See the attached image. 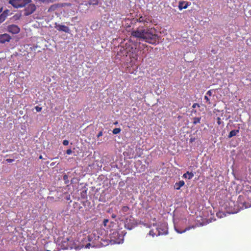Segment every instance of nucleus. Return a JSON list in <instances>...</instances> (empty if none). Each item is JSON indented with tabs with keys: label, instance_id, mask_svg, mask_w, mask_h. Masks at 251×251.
<instances>
[{
	"label": "nucleus",
	"instance_id": "f257e3e1",
	"mask_svg": "<svg viewBox=\"0 0 251 251\" xmlns=\"http://www.w3.org/2000/svg\"><path fill=\"white\" fill-rule=\"evenodd\" d=\"M154 31V29L152 28L146 29L143 27H138L131 32V35L139 40L153 44L158 38Z\"/></svg>",
	"mask_w": 251,
	"mask_h": 251
},
{
	"label": "nucleus",
	"instance_id": "f03ea898",
	"mask_svg": "<svg viewBox=\"0 0 251 251\" xmlns=\"http://www.w3.org/2000/svg\"><path fill=\"white\" fill-rule=\"evenodd\" d=\"M100 226V232L121 231L119 226V221H98Z\"/></svg>",
	"mask_w": 251,
	"mask_h": 251
},
{
	"label": "nucleus",
	"instance_id": "7ed1b4c3",
	"mask_svg": "<svg viewBox=\"0 0 251 251\" xmlns=\"http://www.w3.org/2000/svg\"><path fill=\"white\" fill-rule=\"evenodd\" d=\"M139 224L142 225L147 228H151L153 227L155 228V230L157 232V235H161L166 234V225L165 223L161 225V226L157 225L156 224L153 223L151 224L149 223V221H140Z\"/></svg>",
	"mask_w": 251,
	"mask_h": 251
},
{
	"label": "nucleus",
	"instance_id": "20e7f679",
	"mask_svg": "<svg viewBox=\"0 0 251 251\" xmlns=\"http://www.w3.org/2000/svg\"><path fill=\"white\" fill-rule=\"evenodd\" d=\"M126 234L125 230L114 231L109 234V239L114 243L120 244L123 242V238Z\"/></svg>",
	"mask_w": 251,
	"mask_h": 251
},
{
	"label": "nucleus",
	"instance_id": "39448f33",
	"mask_svg": "<svg viewBox=\"0 0 251 251\" xmlns=\"http://www.w3.org/2000/svg\"><path fill=\"white\" fill-rule=\"evenodd\" d=\"M73 240L69 236L60 237L57 239V244L61 247L63 250H68L71 249V245Z\"/></svg>",
	"mask_w": 251,
	"mask_h": 251
},
{
	"label": "nucleus",
	"instance_id": "423d86ee",
	"mask_svg": "<svg viewBox=\"0 0 251 251\" xmlns=\"http://www.w3.org/2000/svg\"><path fill=\"white\" fill-rule=\"evenodd\" d=\"M106 233L107 232L103 231H100V233H99L98 230L93 231L92 234L88 235L87 238H88V242L96 243L97 240H102V239L107 238V237L104 236Z\"/></svg>",
	"mask_w": 251,
	"mask_h": 251
},
{
	"label": "nucleus",
	"instance_id": "0eeeda50",
	"mask_svg": "<svg viewBox=\"0 0 251 251\" xmlns=\"http://www.w3.org/2000/svg\"><path fill=\"white\" fill-rule=\"evenodd\" d=\"M109 244H119L118 243H114L112 242L111 239H108L107 238H105L102 239V240H97V242H92L89 243L85 245L86 248H89L90 247H94L95 246H101L102 247H106L107 245Z\"/></svg>",
	"mask_w": 251,
	"mask_h": 251
},
{
	"label": "nucleus",
	"instance_id": "6e6552de",
	"mask_svg": "<svg viewBox=\"0 0 251 251\" xmlns=\"http://www.w3.org/2000/svg\"><path fill=\"white\" fill-rule=\"evenodd\" d=\"M32 2V0H9L8 3L15 8L25 7L28 3Z\"/></svg>",
	"mask_w": 251,
	"mask_h": 251
},
{
	"label": "nucleus",
	"instance_id": "1a4fd4ad",
	"mask_svg": "<svg viewBox=\"0 0 251 251\" xmlns=\"http://www.w3.org/2000/svg\"><path fill=\"white\" fill-rule=\"evenodd\" d=\"M136 221H119V226L121 230L124 227L128 230L134 228L138 224L135 222Z\"/></svg>",
	"mask_w": 251,
	"mask_h": 251
},
{
	"label": "nucleus",
	"instance_id": "9d476101",
	"mask_svg": "<svg viewBox=\"0 0 251 251\" xmlns=\"http://www.w3.org/2000/svg\"><path fill=\"white\" fill-rule=\"evenodd\" d=\"M37 7L33 3H28L24 9V15L25 16H29L33 13L36 10Z\"/></svg>",
	"mask_w": 251,
	"mask_h": 251
},
{
	"label": "nucleus",
	"instance_id": "9b49d317",
	"mask_svg": "<svg viewBox=\"0 0 251 251\" xmlns=\"http://www.w3.org/2000/svg\"><path fill=\"white\" fill-rule=\"evenodd\" d=\"M7 30L12 34H17L20 31V28L15 25H11L7 26Z\"/></svg>",
	"mask_w": 251,
	"mask_h": 251
},
{
	"label": "nucleus",
	"instance_id": "f8f14e48",
	"mask_svg": "<svg viewBox=\"0 0 251 251\" xmlns=\"http://www.w3.org/2000/svg\"><path fill=\"white\" fill-rule=\"evenodd\" d=\"M11 39V37L7 33L0 34V42L4 43L6 42H9Z\"/></svg>",
	"mask_w": 251,
	"mask_h": 251
},
{
	"label": "nucleus",
	"instance_id": "ddd939ff",
	"mask_svg": "<svg viewBox=\"0 0 251 251\" xmlns=\"http://www.w3.org/2000/svg\"><path fill=\"white\" fill-rule=\"evenodd\" d=\"M55 28L58 30L62 31L66 33H69L70 31L69 28L64 25H56Z\"/></svg>",
	"mask_w": 251,
	"mask_h": 251
},
{
	"label": "nucleus",
	"instance_id": "4468645a",
	"mask_svg": "<svg viewBox=\"0 0 251 251\" xmlns=\"http://www.w3.org/2000/svg\"><path fill=\"white\" fill-rule=\"evenodd\" d=\"M9 12V10H5L0 15V23H2L5 20Z\"/></svg>",
	"mask_w": 251,
	"mask_h": 251
},
{
	"label": "nucleus",
	"instance_id": "2eb2a0df",
	"mask_svg": "<svg viewBox=\"0 0 251 251\" xmlns=\"http://www.w3.org/2000/svg\"><path fill=\"white\" fill-rule=\"evenodd\" d=\"M189 5V2L186 1L181 0L179 1L178 7L180 10L186 9Z\"/></svg>",
	"mask_w": 251,
	"mask_h": 251
},
{
	"label": "nucleus",
	"instance_id": "dca6fc26",
	"mask_svg": "<svg viewBox=\"0 0 251 251\" xmlns=\"http://www.w3.org/2000/svg\"><path fill=\"white\" fill-rule=\"evenodd\" d=\"M185 183L183 180L179 181V182L176 183L175 185V188L176 190H179L184 185Z\"/></svg>",
	"mask_w": 251,
	"mask_h": 251
},
{
	"label": "nucleus",
	"instance_id": "f3484780",
	"mask_svg": "<svg viewBox=\"0 0 251 251\" xmlns=\"http://www.w3.org/2000/svg\"><path fill=\"white\" fill-rule=\"evenodd\" d=\"M194 176V174L189 172H187L186 173L183 175V177L188 178V179H191Z\"/></svg>",
	"mask_w": 251,
	"mask_h": 251
},
{
	"label": "nucleus",
	"instance_id": "a211bd4d",
	"mask_svg": "<svg viewBox=\"0 0 251 251\" xmlns=\"http://www.w3.org/2000/svg\"><path fill=\"white\" fill-rule=\"evenodd\" d=\"M195 227V226H188L184 229H182V230H179L177 229V228H176V231L179 233H182L186 231L190 230L191 228H194Z\"/></svg>",
	"mask_w": 251,
	"mask_h": 251
},
{
	"label": "nucleus",
	"instance_id": "6ab92c4d",
	"mask_svg": "<svg viewBox=\"0 0 251 251\" xmlns=\"http://www.w3.org/2000/svg\"><path fill=\"white\" fill-rule=\"evenodd\" d=\"M239 129L231 130L229 134L228 137L229 138H231L233 136H234L236 135V134L238 133H239Z\"/></svg>",
	"mask_w": 251,
	"mask_h": 251
},
{
	"label": "nucleus",
	"instance_id": "aec40b11",
	"mask_svg": "<svg viewBox=\"0 0 251 251\" xmlns=\"http://www.w3.org/2000/svg\"><path fill=\"white\" fill-rule=\"evenodd\" d=\"M201 118L200 117H195L193 119V124L196 125L198 123H200Z\"/></svg>",
	"mask_w": 251,
	"mask_h": 251
},
{
	"label": "nucleus",
	"instance_id": "412c9836",
	"mask_svg": "<svg viewBox=\"0 0 251 251\" xmlns=\"http://www.w3.org/2000/svg\"><path fill=\"white\" fill-rule=\"evenodd\" d=\"M149 235H151L152 237H153L154 235H159L157 234V231H154V228H152L151 229V230L149 231Z\"/></svg>",
	"mask_w": 251,
	"mask_h": 251
},
{
	"label": "nucleus",
	"instance_id": "4be33fe9",
	"mask_svg": "<svg viewBox=\"0 0 251 251\" xmlns=\"http://www.w3.org/2000/svg\"><path fill=\"white\" fill-rule=\"evenodd\" d=\"M121 129H120V128H114V129L113 130L112 132H113V133L114 134H118V133H120V131H121Z\"/></svg>",
	"mask_w": 251,
	"mask_h": 251
},
{
	"label": "nucleus",
	"instance_id": "5701e85b",
	"mask_svg": "<svg viewBox=\"0 0 251 251\" xmlns=\"http://www.w3.org/2000/svg\"><path fill=\"white\" fill-rule=\"evenodd\" d=\"M57 8V6L55 5H51L48 9L49 12H52L54 11Z\"/></svg>",
	"mask_w": 251,
	"mask_h": 251
},
{
	"label": "nucleus",
	"instance_id": "b1692460",
	"mask_svg": "<svg viewBox=\"0 0 251 251\" xmlns=\"http://www.w3.org/2000/svg\"><path fill=\"white\" fill-rule=\"evenodd\" d=\"M90 3L93 5H97L98 4V2L97 0H93L90 2Z\"/></svg>",
	"mask_w": 251,
	"mask_h": 251
},
{
	"label": "nucleus",
	"instance_id": "393cba45",
	"mask_svg": "<svg viewBox=\"0 0 251 251\" xmlns=\"http://www.w3.org/2000/svg\"><path fill=\"white\" fill-rule=\"evenodd\" d=\"M138 21L139 22H145V20H144V17H143L142 16L140 17L138 19Z\"/></svg>",
	"mask_w": 251,
	"mask_h": 251
},
{
	"label": "nucleus",
	"instance_id": "a878e982",
	"mask_svg": "<svg viewBox=\"0 0 251 251\" xmlns=\"http://www.w3.org/2000/svg\"><path fill=\"white\" fill-rule=\"evenodd\" d=\"M35 109L37 112H40L42 110V107L37 106L35 107Z\"/></svg>",
	"mask_w": 251,
	"mask_h": 251
},
{
	"label": "nucleus",
	"instance_id": "bb28decb",
	"mask_svg": "<svg viewBox=\"0 0 251 251\" xmlns=\"http://www.w3.org/2000/svg\"><path fill=\"white\" fill-rule=\"evenodd\" d=\"M63 144L64 146H67L69 144V141L67 140H65L63 141Z\"/></svg>",
	"mask_w": 251,
	"mask_h": 251
},
{
	"label": "nucleus",
	"instance_id": "cd10ccee",
	"mask_svg": "<svg viewBox=\"0 0 251 251\" xmlns=\"http://www.w3.org/2000/svg\"><path fill=\"white\" fill-rule=\"evenodd\" d=\"M72 153V151L71 149H68L67 151H66V153L67 154H71V153Z\"/></svg>",
	"mask_w": 251,
	"mask_h": 251
},
{
	"label": "nucleus",
	"instance_id": "c85d7f7f",
	"mask_svg": "<svg viewBox=\"0 0 251 251\" xmlns=\"http://www.w3.org/2000/svg\"><path fill=\"white\" fill-rule=\"evenodd\" d=\"M197 106L199 107V105L197 103H195L193 104L192 107L194 108H196Z\"/></svg>",
	"mask_w": 251,
	"mask_h": 251
},
{
	"label": "nucleus",
	"instance_id": "c756f323",
	"mask_svg": "<svg viewBox=\"0 0 251 251\" xmlns=\"http://www.w3.org/2000/svg\"><path fill=\"white\" fill-rule=\"evenodd\" d=\"M206 95H209V96H211L212 95V91L211 90H209L207 92Z\"/></svg>",
	"mask_w": 251,
	"mask_h": 251
},
{
	"label": "nucleus",
	"instance_id": "7c9ffc66",
	"mask_svg": "<svg viewBox=\"0 0 251 251\" xmlns=\"http://www.w3.org/2000/svg\"><path fill=\"white\" fill-rule=\"evenodd\" d=\"M204 99L206 100L207 102H209V99H208L207 96H204Z\"/></svg>",
	"mask_w": 251,
	"mask_h": 251
},
{
	"label": "nucleus",
	"instance_id": "2f4dec72",
	"mask_svg": "<svg viewBox=\"0 0 251 251\" xmlns=\"http://www.w3.org/2000/svg\"><path fill=\"white\" fill-rule=\"evenodd\" d=\"M102 132H101V131H100V132L99 133L98 135V137H100V136H102Z\"/></svg>",
	"mask_w": 251,
	"mask_h": 251
},
{
	"label": "nucleus",
	"instance_id": "473e14b6",
	"mask_svg": "<svg viewBox=\"0 0 251 251\" xmlns=\"http://www.w3.org/2000/svg\"><path fill=\"white\" fill-rule=\"evenodd\" d=\"M6 161L8 162H11L12 161V160L11 159H7Z\"/></svg>",
	"mask_w": 251,
	"mask_h": 251
},
{
	"label": "nucleus",
	"instance_id": "72a5a7b5",
	"mask_svg": "<svg viewBox=\"0 0 251 251\" xmlns=\"http://www.w3.org/2000/svg\"><path fill=\"white\" fill-rule=\"evenodd\" d=\"M218 123L219 125H220V119L219 118H218Z\"/></svg>",
	"mask_w": 251,
	"mask_h": 251
},
{
	"label": "nucleus",
	"instance_id": "f704fd0d",
	"mask_svg": "<svg viewBox=\"0 0 251 251\" xmlns=\"http://www.w3.org/2000/svg\"><path fill=\"white\" fill-rule=\"evenodd\" d=\"M2 7H0V13L2 12Z\"/></svg>",
	"mask_w": 251,
	"mask_h": 251
},
{
	"label": "nucleus",
	"instance_id": "c9c22d12",
	"mask_svg": "<svg viewBox=\"0 0 251 251\" xmlns=\"http://www.w3.org/2000/svg\"><path fill=\"white\" fill-rule=\"evenodd\" d=\"M124 208L125 210H126L127 209H128L127 207H125Z\"/></svg>",
	"mask_w": 251,
	"mask_h": 251
},
{
	"label": "nucleus",
	"instance_id": "e433bc0d",
	"mask_svg": "<svg viewBox=\"0 0 251 251\" xmlns=\"http://www.w3.org/2000/svg\"><path fill=\"white\" fill-rule=\"evenodd\" d=\"M39 158L40 159H42V156L41 155H40V157H39Z\"/></svg>",
	"mask_w": 251,
	"mask_h": 251
},
{
	"label": "nucleus",
	"instance_id": "4c0bfd02",
	"mask_svg": "<svg viewBox=\"0 0 251 251\" xmlns=\"http://www.w3.org/2000/svg\"><path fill=\"white\" fill-rule=\"evenodd\" d=\"M83 239H84L83 238V239L81 240V241H83Z\"/></svg>",
	"mask_w": 251,
	"mask_h": 251
}]
</instances>
